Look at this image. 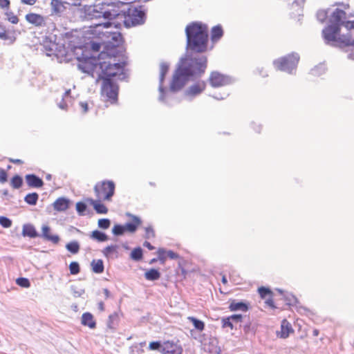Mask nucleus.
Here are the masks:
<instances>
[{
  "instance_id": "obj_31",
  "label": "nucleus",
  "mask_w": 354,
  "mask_h": 354,
  "mask_svg": "<svg viewBox=\"0 0 354 354\" xmlns=\"http://www.w3.org/2000/svg\"><path fill=\"white\" fill-rule=\"evenodd\" d=\"M145 277L147 280L155 281L160 277V273L158 270L151 268L145 273Z\"/></svg>"
},
{
  "instance_id": "obj_16",
  "label": "nucleus",
  "mask_w": 354,
  "mask_h": 354,
  "mask_svg": "<svg viewBox=\"0 0 354 354\" xmlns=\"http://www.w3.org/2000/svg\"><path fill=\"white\" fill-rule=\"evenodd\" d=\"M206 83L205 81H198L192 85L186 91L185 95L189 97H195L205 91Z\"/></svg>"
},
{
  "instance_id": "obj_54",
  "label": "nucleus",
  "mask_w": 354,
  "mask_h": 354,
  "mask_svg": "<svg viewBox=\"0 0 354 354\" xmlns=\"http://www.w3.org/2000/svg\"><path fill=\"white\" fill-rule=\"evenodd\" d=\"M9 0H0V7L1 8H8L10 7Z\"/></svg>"
},
{
  "instance_id": "obj_17",
  "label": "nucleus",
  "mask_w": 354,
  "mask_h": 354,
  "mask_svg": "<svg viewBox=\"0 0 354 354\" xmlns=\"http://www.w3.org/2000/svg\"><path fill=\"white\" fill-rule=\"evenodd\" d=\"M346 18V13L340 9H335L330 16V22L334 25H331L332 26H338L342 25L343 26L344 20Z\"/></svg>"
},
{
  "instance_id": "obj_48",
  "label": "nucleus",
  "mask_w": 354,
  "mask_h": 354,
  "mask_svg": "<svg viewBox=\"0 0 354 354\" xmlns=\"http://www.w3.org/2000/svg\"><path fill=\"white\" fill-rule=\"evenodd\" d=\"M86 205L85 203L82 202H78L76 203V210L80 215L84 214V212L86 211Z\"/></svg>"
},
{
  "instance_id": "obj_57",
  "label": "nucleus",
  "mask_w": 354,
  "mask_h": 354,
  "mask_svg": "<svg viewBox=\"0 0 354 354\" xmlns=\"http://www.w3.org/2000/svg\"><path fill=\"white\" fill-rule=\"evenodd\" d=\"M37 0H21V2L24 4L32 6L34 5Z\"/></svg>"
},
{
  "instance_id": "obj_42",
  "label": "nucleus",
  "mask_w": 354,
  "mask_h": 354,
  "mask_svg": "<svg viewBox=\"0 0 354 354\" xmlns=\"http://www.w3.org/2000/svg\"><path fill=\"white\" fill-rule=\"evenodd\" d=\"M16 283L17 285H19V286L23 287V288H29L30 286V283L29 280L28 279L24 278V277L18 278L16 280Z\"/></svg>"
},
{
  "instance_id": "obj_32",
  "label": "nucleus",
  "mask_w": 354,
  "mask_h": 354,
  "mask_svg": "<svg viewBox=\"0 0 354 354\" xmlns=\"http://www.w3.org/2000/svg\"><path fill=\"white\" fill-rule=\"evenodd\" d=\"M169 71V66L165 63H162L160 66V91L161 93L163 92V88H162L161 84H162L165 77L166 74L168 73Z\"/></svg>"
},
{
  "instance_id": "obj_64",
  "label": "nucleus",
  "mask_w": 354,
  "mask_h": 354,
  "mask_svg": "<svg viewBox=\"0 0 354 354\" xmlns=\"http://www.w3.org/2000/svg\"><path fill=\"white\" fill-rule=\"evenodd\" d=\"M70 93H71V90L68 89V90L66 91L63 97H67L70 95Z\"/></svg>"
},
{
  "instance_id": "obj_15",
  "label": "nucleus",
  "mask_w": 354,
  "mask_h": 354,
  "mask_svg": "<svg viewBox=\"0 0 354 354\" xmlns=\"http://www.w3.org/2000/svg\"><path fill=\"white\" fill-rule=\"evenodd\" d=\"M25 19L29 24L36 27L40 28L46 26V18L40 14L30 12L26 15Z\"/></svg>"
},
{
  "instance_id": "obj_2",
  "label": "nucleus",
  "mask_w": 354,
  "mask_h": 354,
  "mask_svg": "<svg viewBox=\"0 0 354 354\" xmlns=\"http://www.w3.org/2000/svg\"><path fill=\"white\" fill-rule=\"evenodd\" d=\"M327 43L338 47L354 46V21L343 23V29L328 26L322 31Z\"/></svg>"
},
{
  "instance_id": "obj_63",
  "label": "nucleus",
  "mask_w": 354,
  "mask_h": 354,
  "mask_svg": "<svg viewBox=\"0 0 354 354\" xmlns=\"http://www.w3.org/2000/svg\"><path fill=\"white\" fill-rule=\"evenodd\" d=\"M222 283L224 284V285H226L227 283V278L225 275L223 276L222 277Z\"/></svg>"
},
{
  "instance_id": "obj_50",
  "label": "nucleus",
  "mask_w": 354,
  "mask_h": 354,
  "mask_svg": "<svg viewBox=\"0 0 354 354\" xmlns=\"http://www.w3.org/2000/svg\"><path fill=\"white\" fill-rule=\"evenodd\" d=\"M8 180V174L6 171L1 169H0V183H5Z\"/></svg>"
},
{
  "instance_id": "obj_52",
  "label": "nucleus",
  "mask_w": 354,
  "mask_h": 354,
  "mask_svg": "<svg viewBox=\"0 0 354 354\" xmlns=\"http://www.w3.org/2000/svg\"><path fill=\"white\" fill-rule=\"evenodd\" d=\"M167 258L171 259H177L180 258V256L176 252H174L172 250H169L167 252Z\"/></svg>"
},
{
  "instance_id": "obj_55",
  "label": "nucleus",
  "mask_w": 354,
  "mask_h": 354,
  "mask_svg": "<svg viewBox=\"0 0 354 354\" xmlns=\"http://www.w3.org/2000/svg\"><path fill=\"white\" fill-rule=\"evenodd\" d=\"M232 321L236 322H241L242 321V315H233L230 316Z\"/></svg>"
},
{
  "instance_id": "obj_40",
  "label": "nucleus",
  "mask_w": 354,
  "mask_h": 354,
  "mask_svg": "<svg viewBox=\"0 0 354 354\" xmlns=\"http://www.w3.org/2000/svg\"><path fill=\"white\" fill-rule=\"evenodd\" d=\"M70 273L73 275L77 274L80 272V265L77 262H71L69 265Z\"/></svg>"
},
{
  "instance_id": "obj_5",
  "label": "nucleus",
  "mask_w": 354,
  "mask_h": 354,
  "mask_svg": "<svg viewBox=\"0 0 354 354\" xmlns=\"http://www.w3.org/2000/svg\"><path fill=\"white\" fill-rule=\"evenodd\" d=\"M83 17L87 20L98 19L102 17L104 19H115L120 15L118 11L114 9L104 11L99 10L97 6L95 5L84 6L83 8Z\"/></svg>"
},
{
  "instance_id": "obj_8",
  "label": "nucleus",
  "mask_w": 354,
  "mask_h": 354,
  "mask_svg": "<svg viewBox=\"0 0 354 354\" xmlns=\"http://www.w3.org/2000/svg\"><path fill=\"white\" fill-rule=\"evenodd\" d=\"M299 57L297 54H290L280 57L274 62V65L277 70L291 73L299 62Z\"/></svg>"
},
{
  "instance_id": "obj_26",
  "label": "nucleus",
  "mask_w": 354,
  "mask_h": 354,
  "mask_svg": "<svg viewBox=\"0 0 354 354\" xmlns=\"http://www.w3.org/2000/svg\"><path fill=\"white\" fill-rule=\"evenodd\" d=\"M22 235L30 238H35L38 236V233L32 225L25 224L22 228Z\"/></svg>"
},
{
  "instance_id": "obj_34",
  "label": "nucleus",
  "mask_w": 354,
  "mask_h": 354,
  "mask_svg": "<svg viewBox=\"0 0 354 354\" xmlns=\"http://www.w3.org/2000/svg\"><path fill=\"white\" fill-rule=\"evenodd\" d=\"M91 237L93 239H95L100 242L105 241L108 239L107 236L98 230H95L92 232Z\"/></svg>"
},
{
  "instance_id": "obj_25",
  "label": "nucleus",
  "mask_w": 354,
  "mask_h": 354,
  "mask_svg": "<svg viewBox=\"0 0 354 354\" xmlns=\"http://www.w3.org/2000/svg\"><path fill=\"white\" fill-rule=\"evenodd\" d=\"M88 201L90 204L93 205L94 209L97 213L104 214L108 212L107 207L101 203L102 201H99L98 199H89Z\"/></svg>"
},
{
  "instance_id": "obj_58",
  "label": "nucleus",
  "mask_w": 354,
  "mask_h": 354,
  "mask_svg": "<svg viewBox=\"0 0 354 354\" xmlns=\"http://www.w3.org/2000/svg\"><path fill=\"white\" fill-rule=\"evenodd\" d=\"M9 161L10 162H12V163H15V164H18V165H21L24 163V161L20 160V159H13V158H10L9 159Z\"/></svg>"
},
{
  "instance_id": "obj_62",
  "label": "nucleus",
  "mask_w": 354,
  "mask_h": 354,
  "mask_svg": "<svg viewBox=\"0 0 354 354\" xmlns=\"http://www.w3.org/2000/svg\"><path fill=\"white\" fill-rule=\"evenodd\" d=\"M313 335H314V336L317 337V336H318V335H319V330H318V329L315 328V329H314V330H313Z\"/></svg>"
},
{
  "instance_id": "obj_47",
  "label": "nucleus",
  "mask_w": 354,
  "mask_h": 354,
  "mask_svg": "<svg viewBox=\"0 0 354 354\" xmlns=\"http://www.w3.org/2000/svg\"><path fill=\"white\" fill-rule=\"evenodd\" d=\"M222 326L223 328H230L231 329H233L234 326L232 323L231 318L230 317L223 318L222 319Z\"/></svg>"
},
{
  "instance_id": "obj_9",
  "label": "nucleus",
  "mask_w": 354,
  "mask_h": 354,
  "mask_svg": "<svg viewBox=\"0 0 354 354\" xmlns=\"http://www.w3.org/2000/svg\"><path fill=\"white\" fill-rule=\"evenodd\" d=\"M182 67H186L192 72V76L196 74L204 73L207 67V58L205 56L186 59L181 65Z\"/></svg>"
},
{
  "instance_id": "obj_22",
  "label": "nucleus",
  "mask_w": 354,
  "mask_h": 354,
  "mask_svg": "<svg viewBox=\"0 0 354 354\" xmlns=\"http://www.w3.org/2000/svg\"><path fill=\"white\" fill-rule=\"evenodd\" d=\"M81 323L84 326H86L90 328H95L96 326V322L94 319L93 315L90 313H84L82 315Z\"/></svg>"
},
{
  "instance_id": "obj_41",
  "label": "nucleus",
  "mask_w": 354,
  "mask_h": 354,
  "mask_svg": "<svg viewBox=\"0 0 354 354\" xmlns=\"http://www.w3.org/2000/svg\"><path fill=\"white\" fill-rule=\"evenodd\" d=\"M157 254L158 257L159 261L162 263H165L167 259V252L163 248H159L157 251Z\"/></svg>"
},
{
  "instance_id": "obj_39",
  "label": "nucleus",
  "mask_w": 354,
  "mask_h": 354,
  "mask_svg": "<svg viewBox=\"0 0 354 354\" xmlns=\"http://www.w3.org/2000/svg\"><path fill=\"white\" fill-rule=\"evenodd\" d=\"M131 257L133 260L139 261L142 258V250L140 248H134L131 253Z\"/></svg>"
},
{
  "instance_id": "obj_46",
  "label": "nucleus",
  "mask_w": 354,
  "mask_h": 354,
  "mask_svg": "<svg viewBox=\"0 0 354 354\" xmlns=\"http://www.w3.org/2000/svg\"><path fill=\"white\" fill-rule=\"evenodd\" d=\"M110 224V221L108 218H101L98 221V226L102 229H108Z\"/></svg>"
},
{
  "instance_id": "obj_44",
  "label": "nucleus",
  "mask_w": 354,
  "mask_h": 354,
  "mask_svg": "<svg viewBox=\"0 0 354 354\" xmlns=\"http://www.w3.org/2000/svg\"><path fill=\"white\" fill-rule=\"evenodd\" d=\"M112 232L115 235H122L126 231L124 225H115L113 226Z\"/></svg>"
},
{
  "instance_id": "obj_29",
  "label": "nucleus",
  "mask_w": 354,
  "mask_h": 354,
  "mask_svg": "<svg viewBox=\"0 0 354 354\" xmlns=\"http://www.w3.org/2000/svg\"><path fill=\"white\" fill-rule=\"evenodd\" d=\"M223 35V30L221 26L218 25L212 28L211 38L213 41H216L221 38Z\"/></svg>"
},
{
  "instance_id": "obj_30",
  "label": "nucleus",
  "mask_w": 354,
  "mask_h": 354,
  "mask_svg": "<svg viewBox=\"0 0 354 354\" xmlns=\"http://www.w3.org/2000/svg\"><path fill=\"white\" fill-rule=\"evenodd\" d=\"M0 39L2 40H9L10 43H13L16 37L14 35H10L5 26L0 24Z\"/></svg>"
},
{
  "instance_id": "obj_35",
  "label": "nucleus",
  "mask_w": 354,
  "mask_h": 354,
  "mask_svg": "<svg viewBox=\"0 0 354 354\" xmlns=\"http://www.w3.org/2000/svg\"><path fill=\"white\" fill-rule=\"evenodd\" d=\"M38 198L39 195L37 193L34 192L27 194L25 196L24 200L26 203H27L28 204L34 205L37 203Z\"/></svg>"
},
{
  "instance_id": "obj_33",
  "label": "nucleus",
  "mask_w": 354,
  "mask_h": 354,
  "mask_svg": "<svg viewBox=\"0 0 354 354\" xmlns=\"http://www.w3.org/2000/svg\"><path fill=\"white\" fill-rule=\"evenodd\" d=\"M187 319L193 324L194 328L198 331L201 332L204 330L205 323L203 321L199 320L194 317H188Z\"/></svg>"
},
{
  "instance_id": "obj_23",
  "label": "nucleus",
  "mask_w": 354,
  "mask_h": 354,
  "mask_svg": "<svg viewBox=\"0 0 354 354\" xmlns=\"http://www.w3.org/2000/svg\"><path fill=\"white\" fill-rule=\"evenodd\" d=\"M119 246L118 245H111L106 246L102 250L103 254L108 259L116 258L118 254Z\"/></svg>"
},
{
  "instance_id": "obj_11",
  "label": "nucleus",
  "mask_w": 354,
  "mask_h": 354,
  "mask_svg": "<svg viewBox=\"0 0 354 354\" xmlns=\"http://www.w3.org/2000/svg\"><path fill=\"white\" fill-rule=\"evenodd\" d=\"M209 82L213 87H221L229 84L230 83V78L217 71H214L209 75Z\"/></svg>"
},
{
  "instance_id": "obj_28",
  "label": "nucleus",
  "mask_w": 354,
  "mask_h": 354,
  "mask_svg": "<svg viewBox=\"0 0 354 354\" xmlns=\"http://www.w3.org/2000/svg\"><path fill=\"white\" fill-rule=\"evenodd\" d=\"M50 6L53 12L56 15L62 13L65 10V7L60 0H51Z\"/></svg>"
},
{
  "instance_id": "obj_10",
  "label": "nucleus",
  "mask_w": 354,
  "mask_h": 354,
  "mask_svg": "<svg viewBox=\"0 0 354 354\" xmlns=\"http://www.w3.org/2000/svg\"><path fill=\"white\" fill-rule=\"evenodd\" d=\"M145 13L136 8H129L125 13L124 23L127 26H136L144 22Z\"/></svg>"
},
{
  "instance_id": "obj_38",
  "label": "nucleus",
  "mask_w": 354,
  "mask_h": 354,
  "mask_svg": "<svg viewBox=\"0 0 354 354\" xmlns=\"http://www.w3.org/2000/svg\"><path fill=\"white\" fill-rule=\"evenodd\" d=\"M111 25H112V23L110 21L105 22V23L96 24L93 26H90L89 31L91 32V33H93V32L95 31L94 29L106 28L111 26Z\"/></svg>"
},
{
  "instance_id": "obj_21",
  "label": "nucleus",
  "mask_w": 354,
  "mask_h": 354,
  "mask_svg": "<svg viewBox=\"0 0 354 354\" xmlns=\"http://www.w3.org/2000/svg\"><path fill=\"white\" fill-rule=\"evenodd\" d=\"M54 209L58 212L66 210L69 207V200L60 197L58 198L53 204Z\"/></svg>"
},
{
  "instance_id": "obj_4",
  "label": "nucleus",
  "mask_w": 354,
  "mask_h": 354,
  "mask_svg": "<svg viewBox=\"0 0 354 354\" xmlns=\"http://www.w3.org/2000/svg\"><path fill=\"white\" fill-rule=\"evenodd\" d=\"M101 83L100 94L103 100L111 104H115L118 100V86L110 78L103 77L100 80Z\"/></svg>"
},
{
  "instance_id": "obj_53",
  "label": "nucleus",
  "mask_w": 354,
  "mask_h": 354,
  "mask_svg": "<svg viewBox=\"0 0 354 354\" xmlns=\"http://www.w3.org/2000/svg\"><path fill=\"white\" fill-rule=\"evenodd\" d=\"M160 347V343L159 342H150L149 348L150 350H157Z\"/></svg>"
},
{
  "instance_id": "obj_59",
  "label": "nucleus",
  "mask_w": 354,
  "mask_h": 354,
  "mask_svg": "<svg viewBox=\"0 0 354 354\" xmlns=\"http://www.w3.org/2000/svg\"><path fill=\"white\" fill-rule=\"evenodd\" d=\"M143 245H144L145 248H148L149 250H154V248H154L153 245H151V244L149 242H148V241H145V242H144V243H143Z\"/></svg>"
},
{
  "instance_id": "obj_27",
  "label": "nucleus",
  "mask_w": 354,
  "mask_h": 354,
  "mask_svg": "<svg viewBox=\"0 0 354 354\" xmlns=\"http://www.w3.org/2000/svg\"><path fill=\"white\" fill-rule=\"evenodd\" d=\"M91 270L93 272L101 274L104 272V266L102 259H93L91 263Z\"/></svg>"
},
{
  "instance_id": "obj_36",
  "label": "nucleus",
  "mask_w": 354,
  "mask_h": 354,
  "mask_svg": "<svg viewBox=\"0 0 354 354\" xmlns=\"http://www.w3.org/2000/svg\"><path fill=\"white\" fill-rule=\"evenodd\" d=\"M66 249L73 254H77L80 250V244L77 241H71L66 244Z\"/></svg>"
},
{
  "instance_id": "obj_60",
  "label": "nucleus",
  "mask_w": 354,
  "mask_h": 354,
  "mask_svg": "<svg viewBox=\"0 0 354 354\" xmlns=\"http://www.w3.org/2000/svg\"><path fill=\"white\" fill-rule=\"evenodd\" d=\"M103 292H104L106 298H109L110 297V292L108 289L104 288L103 290Z\"/></svg>"
},
{
  "instance_id": "obj_12",
  "label": "nucleus",
  "mask_w": 354,
  "mask_h": 354,
  "mask_svg": "<svg viewBox=\"0 0 354 354\" xmlns=\"http://www.w3.org/2000/svg\"><path fill=\"white\" fill-rule=\"evenodd\" d=\"M295 333V330L291 323L286 319H282L280 326V330L276 332V335L280 339H287Z\"/></svg>"
},
{
  "instance_id": "obj_37",
  "label": "nucleus",
  "mask_w": 354,
  "mask_h": 354,
  "mask_svg": "<svg viewBox=\"0 0 354 354\" xmlns=\"http://www.w3.org/2000/svg\"><path fill=\"white\" fill-rule=\"evenodd\" d=\"M23 180L21 177L18 175L13 176L10 180V185L14 189H19L21 187Z\"/></svg>"
},
{
  "instance_id": "obj_43",
  "label": "nucleus",
  "mask_w": 354,
  "mask_h": 354,
  "mask_svg": "<svg viewBox=\"0 0 354 354\" xmlns=\"http://www.w3.org/2000/svg\"><path fill=\"white\" fill-rule=\"evenodd\" d=\"M8 20L12 24H17L19 22L18 17L13 12H8L6 13Z\"/></svg>"
},
{
  "instance_id": "obj_61",
  "label": "nucleus",
  "mask_w": 354,
  "mask_h": 354,
  "mask_svg": "<svg viewBox=\"0 0 354 354\" xmlns=\"http://www.w3.org/2000/svg\"><path fill=\"white\" fill-rule=\"evenodd\" d=\"M59 108L62 109H67V104L65 102H62L59 104Z\"/></svg>"
},
{
  "instance_id": "obj_7",
  "label": "nucleus",
  "mask_w": 354,
  "mask_h": 354,
  "mask_svg": "<svg viewBox=\"0 0 354 354\" xmlns=\"http://www.w3.org/2000/svg\"><path fill=\"white\" fill-rule=\"evenodd\" d=\"M192 76V72L186 67L180 66L176 71L170 84V89L172 91L180 90Z\"/></svg>"
},
{
  "instance_id": "obj_49",
  "label": "nucleus",
  "mask_w": 354,
  "mask_h": 354,
  "mask_svg": "<svg viewBox=\"0 0 354 354\" xmlns=\"http://www.w3.org/2000/svg\"><path fill=\"white\" fill-rule=\"evenodd\" d=\"M155 236V232L152 227L149 226L145 228V237L146 239H151Z\"/></svg>"
},
{
  "instance_id": "obj_18",
  "label": "nucleus",
  "mask_w": 354,
  "mask_h": 354,
  "mask_svg": "<svg viewBox=\"0 0 354 354\" xmlns=\"http://www.w3.org/2000/svg\"><path fill=\"white\" fill-rule=\"evenodd\" d=\"M42 236L44 239L52 242L54 244H57L59 241L58 235L51 234L50 228L48 225H43L41 227Z\"/></svg>"
},
{
  "instance_id": "obj_3",
  "label": "nucleus",
  "mask_w": 354,
  "mask_h": 354,
  "mask_svg": "<svg viewBox=\"0 0 354 354\" xmlns=\"http://www.w3.org/2000/svg\"><path fill=\"white\" fill-rule=\"evenodd\" d=\"M185 32L188 47L194 51L203 53L207 50L208 28L207 26L193 22L187 26Z\"/></svg>"
},
{
  "instance_id": "obj_1",
  "label": "nucleus",
  "mask_w": 354,
  "mask_h": 354,
  "mask_svg": "<svg viewBox=\"0 0 354 354\" xmlns=\"http://www.w3.org/2000/svg\"><path fill=\"white\" fill-rule=\"evenodd\" d=\"M113 39L118 42L117 45H107L106 49L100 53L97 59L89 58L80 64L82 71L88 73H93L98 68L100 72L97 81L103 80L104 77L112 80L113 77L124 73L127 61L124 49L122 46L119 45L122 37L120 34H117Z\"/></svg>"
},
{
  "instance_id": "obj_51",
  "label": "nucleus",
  "mask_w": 354,
  "mask_h": 354,
  "mask_svg": "<svg viewBox=\"0 0 354 354\" xmlns=\"http://www.w3.org/2000/svg\"><path fill=\"white\" fill-rule=\"evenodd\" d=\"M298 331H301V335L299 336V338L301 339H303L307 337L308 335V329L307 328L302 329L301 325H299Z\"/></svg>"
},
{
  "instance_id": "obj_19",
  "label": "nucleus",
  "mask_w": 354,
  "mask_h": 354,
  "mask_svg": "<svg viewBox=\"0 0 354 354\" xmlns=\"http://www.w3.org/2000/svg\"><path fill=\"white\" fill-rule=\"evenodd\" d=\"M131 222L126 223L124 226L125 228V231L133 233L136 231L138 227L141 225L142 221L138 216H131Z\"/></svg>"
},
{
  "instance_id": "obj_24",
  "label": "nucleus",
  "mask_w": 354,
  "mask_h": 354,
  "mask_svg": "<svg viewBox=\"0 0 354 354\" xmlns=\"http://www.w3.org/2000/svg\"><path fill=\"white\" fill-rule=\"evenodd\" d=\"M229 309L230 311L241 310L243 312H246L248 310V306L243 301L232 300L229 306Z\"/></svg>"
},
{
  "instance_id": "obj_13",
  "label": "nucleus",
  "mask_w": 354,
  "mask_h": 354,
  "mask_svg": "<svg viewBox=\"0 0 354 354\" xmlns=\"http://www.w3.org/2000/svg\"><path fill=\"white\" fill-rule=\"evenodd\" d=\"M258 292L261 299H265L266 305H268L272 309L277 308L273 301V292L268 288L261 286L258 288Z\"/></svg>"
},
{
  "instance_id": "obj_56",
  "label": "nucleus",
  "mask_w": 354,
  "mask_h": 354,
  "mask_svg": "<svg viewBox=\"0 0 354 354\" xmlns=\"http://www.w3.org/2000/svg\"><path fill=\"white\" fill-rule=\"evenodd\" d=\"M80 106L82 109L83 113H86L88 110V104L86 102H81Z\"/></svg>"
},
{
  "instance_id": "obj_14",
  "label": "nucleus",
  "mask_w": 354,
  "mask_h": 354,
  "mask_svg": "<svg viewBox=\"0 0 354 354\" xmlns=\"http://www.w3.org/2000/svg\"><path fill=\"white\" fill-rule=\"evenodd\" d=\"M162 352L163 354H182L183 348L176 342L166 341L163 343Z\"/></svg>"
},
{
  "instance_id": "obj_6",
  "label": "nucleus",
  "mask_w": 354,
  "mask_h": 354,
  "mask_svg": "<svg viewBox=\"0 0 354 354\" xmlns=\"http://www.w3.org/2000/svg\"><path fill=\"white\" fill-rule=\"evenodd\" d=\"M96 198L99 201H111L115 193V183L111 180H102L94 186Z\"/></svg>"
},
{
  "instance_id": "obj_45",
  "label": "nucleus",
  "mask_w": 354,
  "mask_h": 354,
  "mask_svg": "<svg viewBox=\"0 0 354 354\" xmlns=\"http://www.w3.org/2000/svg\"><path fill=\"white\" fill-rule=\"evenodd\" d=\"M0 225L5 228H8L12 225V221L7 217L0 216Z\"/></svg>"
},
{
  "instance_id": "obj_20",
  "label": "nucleus",
  "mask_w": 354,
  "mask_h": 354,
  "mask_svg": "<svg viewBox=\"0 0 354 354\" xmlns=\"http://www.w3.org/2000/svg\"><path fill=\"white\" fill-rule=\"evenodd\" d=\"M26 180L28 186L31 187H41L44 185L43 180L34 174H28L26 176Z\"/></svg>"
}]
</instances>
